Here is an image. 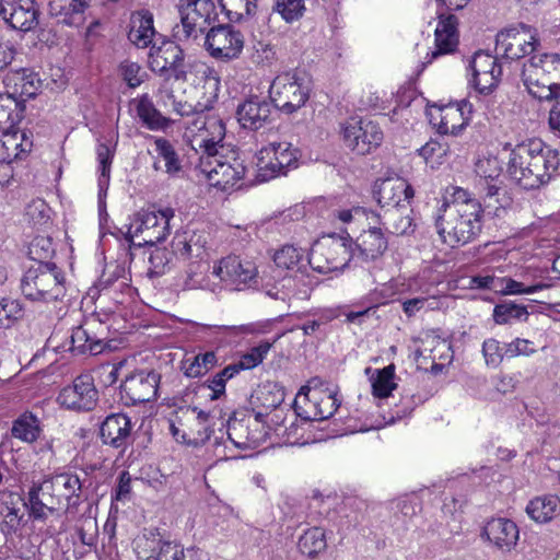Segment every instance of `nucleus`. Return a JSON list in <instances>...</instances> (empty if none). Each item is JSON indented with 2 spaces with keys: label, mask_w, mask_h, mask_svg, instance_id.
Listing matches in <instances>:
<instances>
[{
  "label": "nucleus",
  "mask_w": 560,
  "mask_h": 560,
  "mask_svg": "<svg viewBox=\"0 0 560 560\" xmlns=\"http://www.w3.org/2000/svg\"><path fill=\"white\" fill-rule=\"evenodd\" d=\"M446 195L435 215L438 234L452 247L465 245L481 231V205L462 187H448Z\"/></svg>",
  "instance_id": "obj_1"
},
{
  "label": "nucleus",
  "mask_w": 560,
  "mask_h": 560,
  "mask_svg": "<svg viewBox=\"0 0 560 560\" xmlns=\"http://www.w3.org/2000/svg\"><path fill=\"white\" fill-rule=\"evenodd\" d=\"M559 166V153L539 139H529L511 151L508 172L524 189L547 184Z\"/></svg>",
  "instance_id": "obj_2"
},
{
  "label": "nucleus",
  "mask_w": 560,
  "mask_h": 560,
  "mask_svg": "<svg viewBox=\"0 0 560 560\" xmlns=\"http://www.w3.org/2000/svg\"><path fill=\"white\" fill-rule=\"evenodd\" d=\"M521 79L527 92L539 101L560 97V55L532 56L522 66Z\"/></svg>",
  "instance_id": "obj_3"
},
{
  "label": "nucleus",
  "mask_w": 560,
  "mask_h": 560,
  "mask_svg": "<svg viewBox=\"0 0 560 560\" xmlns=\"http://www.w3.org/2000/svg\"><path fill=\"white\" fill-rule=\"evenodd\" d=\"M20 289L33 302L57 301L66 294L65 277L54 262L33 265L24 271Z\"/></svg>",
  "instance_id": "obj_4"
},
{
  "label": "nucleus",
  "mask_w": 560,
  "mask_h": 560,
  "mask_svg": "<svg viewBox=\"0 0 560 560\" xmlns=\"http://www.w3.org/2000/svg\"><path fill=\"white\" fill-rule=\"evenodd\" d=\"M174 217L175 211L170 207L159 210H140L128 225L126 238L139 247L161 243L170 235V222Z\"/></svg>",
  "instance_id": "obj_5"
},
{
  "label": "nucleus",
  "mask_w": 560,
  "mask_h": 560,
  "mask_svg": "<svg viewBox=\"0 0 560 560\" xmlns=\"http://www.w3.org/2000/svg\"><path fill=\"white\" fill-rule=\"evenodd\" d=\"M352 242L348 237L327 235L315 242L308 255V264L319 273L342 270L354 259Z\"/></svg>",
  "instance_id": "obj_6"
},
{
  "label": "nucleus",
  "mask_w": 560,
  "mask_h": 560,
  "mask_svg": "<svg viewBox=\"0 0 560 560\" xmlns=\"http://www.w3.org/2000/svg\"><path fill=\"white\" fill-rule=\"evenodd\" d=\"M311 88L305 77L298 71L278 74L269 89L273 105L285 114L303 107L310 97Z\"/></svg>",
  "instance_id": "obj_7"
},
{
  "label": "nucleus",
  "mask_w": 560,
  "mask_h": 560,
  "mask_svg": "<svg viewBox=\"0 0 560 560\" xmlns=\"http://www.w3.org/2000/svg\"><path fill=\"white\" fill-rule=\"evenodd\" d=\"M176 9L179 24L174 26V36L179 40L196 38L217 16L212 0H178Z\"/></svg>",
  "instance_id": "obj_8"
},
{
  "label": "nucleus",
  "mask_w": 560,
  "mask_h": 560,
  "mask_svg": "<svg viewBox=\"0 0 560 560\" xmlns=\"http://www.w3.org/2000/svg\"><path fill=\"white\" fill-rule=\"evenodd\" d=\"M198 167L212 186L222 190L233 187L246 173L242 160L232 150L221 154L200 155Z\"/></svg>",
  "instance_id": "obj_9"
},
{
  "label": "nucleus",
  "mask_w": 560,
  "mask_h": 560,
  "mask_svg": "<svg viewBox=\"0 0 560 560\" xmlns=\"http://www.w3.org/2000/svg\"><path fill=\"white\" fill-rule=\"evenodd\" d=\"M149 67L167 84L170 79L188 81V67L183 49L172 40H164L160 46L152 45L149 52Z\"/></svg>",
  "instance_id": "obj_10"
},
{
  "label": "nucleus",
  "mask_w": 560,
  "mask_h": 560,
  "mask_svg": "<svg viewBox=\"0 0 560 560\" xmlns=\"http://www.w3.org/2000/svg\"><path fill=\"white\" fill-rule=\"evenodd\" d=\"M212 275L218 277L225 288L244 291L258 283L259 272L256 264L248 259L231 255L213 265Z\"/></svg>",
  "instance_id": "obj_11"
},
{
  "label": "nucleus",
  "mask_w": 560,
  "mask_h": 560,
  "mask_svg": "<svg viewBox=\"0 0 560 560\" xmlns=\"http://www.w3.org/2000/svg\"><path fill=\"white\" fill-rule=\"evenodd\" d=\"M539 45L534 30L525 24L505 28L497 34L495 49L505 59L516 60L532 54Z\"/></svg>",
  "instance_id": "obj_12"
},
{
  "label": "nucleus",
  "mask_w": 560,
  "mask_h": 560,
  "mask_svg": "<svg viewBox=\"0 0 560 560\" xmlns=\"http://www.w3.org/2000/svg\"><path fill=\"white\" fill-rule=\"evenodd\" d=\"M160 373L140 370L127 376L120 385V396L126 405H138L158 397Z\"/></svg>",
  "instance_id": "obj_13"
},
{
  "label": "nucleus",
  "mask_w": 560,
  "mask_h": 560,
  "mask_svg": "<svg viewBox=\"0 0 560 560\" xmlns=\"http://www.w3.org/2000/svg\"><path fill=\"white\" fill-rule=\"evenodd\" d=\"M58 402L70 410L90 411L98 401V390L91 374H81L71 385L63 387L57 398Z\"/></svg>",
  "instance_id": "obj_14"
},
{
  "label": "nucleus",
  "mask_w": 560,
  "mask_h": 560,
  "mask_svg": "<svg viewBox=\"0 0 560 560\" xmlns=\"http://www.w3.org/2000/svg\"><path fill=\"white\" fill-rule=\"evenodd\" d=\"M195 236H188L186 233L176 235L172 241V247L174 253L184 260L196 258L197 260L191 261L187 269V280L185 285L188 289H210L214 291V288H210L209 283L203 278H198V273H201L203 266L202 260L206 255L202 245L198 244L194 240Z\"/></svg>",
  "instance_id": "obj_15"
},
{
  "label": "nucleus",
  "mask_w": 560,
  "mask_h": 560,
  "mask_svg": "<svg viewBox=\"0 0 560 560\" xmlns=\"http://www.w3.org/2000/svg\"><path fill=\"white\" fill-rule=\"evenodd\" d=\"M343 140L350 150L357 154L365 155L381 145L383 131L372 120L352 119L343 128Z\"/></svg>",
  "instance_id": "obj_16"
},
{
  "label": "nucleus",
  "mask_w": 560,
  "mask_h": 560,
  "mask_svg": "<svg viewBox=\"0 0 560 560\" xmlns=\"http://www.w3.org/2000/svg\"><path fill=\"white\" fill-rule=\"evenodd\" d=\"M205 47L210 56L220 60L237 58L244 47V38L241 32L230 25L211 27L206 35Z\"/></svg>",
  "instance_id": "obj_17"
},
{
  "label": "nucleus",
  "mask_w": 560,
  "mask_h": 560,
  "mask_svg": "<svg viewBox=\"0 0 560 560\" xmlns=\"http://www.w3.org/2000/svg\"><path fill=\"white\" fill-rule=\"evenodd\" d=\"M194 127L199 131L196 137L200 155L221 154L229 151L223 144L225 136V126L223 121L213 115L198 114L192 122Z\"/></svg>",
  "instance_id": "obj_18"
},
{
  "label": "nucleus",
  "mask_w": 560,
  "mask_h": 560,
  "mask_svg": "<svg viewBox=\"0 0 560 560\" xmlns=\"http://www.w3.org/2000/svg\"><path fill=\"white\" fill-rule=\"evenodd\" d=\"M107 337L108 327L97 317L92 316L72 330L71 350L96 355L104 350Z\"/></svg>",
  "instance_id": "obj_19"
},
{
  "label": "nucleus",
  "mask_w": 560,
  "mask_h": 560,
  "mask_svg": "<svg viewBox=\"0 0 560 560\" xmlns=\"http://www.w3.org/2000/svg\"><path fill=\"white\" fill-rule=\"evenodd\" d=\"M0 16L13 30L28 32L38 25L35 0H0Z\"/></svg>",
  "instance_id": "obj_20"
},
{
  "label": "nucleus",
  "mask_w": 560,
  "mask_h": 560,
  "mask_svg": "<svg viewBox=\"0 0 560 560\" xmlns=\"http://www.w3.org/2000/svg\"><path fill=\"white\" fill-rule=\"evenodd\" d=\"M472 84L480 94H489L499 84L502 67L498 59L487 52L477 51L469 62Z\"/></svg>",
  "instance_id": "obj_21"
},
{
  "label": "nucleus",
  "mask_w": 560,
  "mask_h": 560,
  "mask_svg": "<svg viewBox=\"0 0 560 560\" xmlns=\"http://www.w3.org/2000/svg\"><path fill=\"white\" fill-rule=\"evenodd\" d=\"M61 501L51 485L50 480H44L39 485H33L28 490L24 506L27 509L30 517L34 521H45L48 514L56 513L60 508Z\"/></svg>",
  "instance_id": "obj_22"
},
{
  "label": "nucleus",
  "mask_w": 560,
  "mask_h": 560,
  "mask_svg": "<svg viewBox=\"0 0 560 560\" xmlns=\"http://www.w3.org/2000/svg\"><path fill=\"white\" fill-rule=\"evenodd\" d=\"M415 191L407 180L400 177L386 178L375 183L373 196L382 208L409 205Z\"/></svg>",
  "instance_id": "obj_23"
},
{
  "label": "nucleus",
  "mask_w": 560,
  "mask_h": 560,
  "mask_svg": "<svg viewBox=\"0 0 560 560\" xmlns=\"http://www.w3.org/2000/svg\"><path fill=\"white\" fill-rule=\"evenodd\" d=\"M481 538L489 541L499 551L506 553L516 547L520 530L517 525L509 518H491L483 526Z\"/></svg>",
  "instance_id": "obj_24"
},
{
  "label": "nucleus",
  "mask_w": 560,
  "mask_h": 560,
  "mask_svg": "<svg viewBox=\"0 0 560 560\" xmlns=\"http://www.w3.org/2000/svg\"><path fill=\"white\" fill-rule=\"evenodd\" d=\"M3 84L7 94L24 104L25 100L36 96L42 89L43 81L33 70L21 68L8 71L3 78Z\"/></svg>",
  "instance_id": "obj_25"
},
{
  "label": "nucleus",
  "mask_w": 560,
  "mask_h": 560,
  "mask_svg": "<svg viewBox=\"0 0 560 560\" xmlns=\"http://www.w3.org/2000/svg\"><path fill=\"white\" fill-rule=\"evenodd\" d=\"M468 106L466 101L460 104H448L442 107H435L428 113L430 122L441 135H458L467 125L468 118L465 116V108Z\"/></svg>",
  "instance_id": "obj_26"
},
{
  "label": "nucleus",
  "mask_w": 560,
  "mask_h": 560,
  "mask_svg": "<svg viewBox=\"0 0 560 560\" xmlns=\"http://www.w3.org/2000/svg\"><path fill=\"white\" fill-rule=\"evenodd\" d=\"M54 486L59 500L66 501L65 514L73 516L77 514L80 504L84 501L83 481L74 474H59L49 479Z\"/></svg>",
  "instance_id": "obj_27"
},
{
  "label": "nucleus",
  "mask_w": 560,
  "mask_h": 560,
  "mask_svg": "<svg viewBox=\"0 0 560 560\" xmlns=\"http://www.w3.org/2000/svg\"><path fill=\"white\" fill-rule=\"evenodd\" d=\"M132 424L125 413H112L101 424L100 436L104 444L125 448L132 442Z\"/></svg>",
  "instance_id": "obj_28"
},
{
  "label": "nucleus",
  "mask_w": 560,
  "mask_h": 560,
  "mask_svg": "<svg viewBox=\"0 0 560 560\" xmlns=\"http://www.w3.org/2000/svg\"><path fill=\"white\" fill-rule=\"evenodd\" d=\"M458 21L453 14L439 13V23L436 25L435 35V49L428 55L429 60L436 59L442 55L452 54L458 45Z\"/></svg>",
  "instance_id": "obj_29"
},
{
  "label": "nucleus",
  "mask_w": 560,
  "mask_h": 560,
  "mask_svg": "<svg viewBox=\"0 0 560 560\" xmlns=\"http://www.w3.org/2000/svg\"><path fill=\"white\" fill-rule=\"evenodd\" d=\"M271 105L266 100L252 96L237 107V119L243 128L258 130L269 121Z\"/></svg>",
  "instance_id": "obj_30"
},
{
  "label": "nucleus",
  "mask_w": 560,
  "mask_h": 560,
  "mask_svg": "<svg viewBox=\"0 0 560 560\" xmlns=\"http://www.w3.org/2000/svg\"><path fill=\"white\" fill-rule=\"evenodd\" d=\"M387 248V240L380 228L363 231L355 241L354 259L374 260Z\"/></svg>",
  "instance_id": "obj_31"
},
{
  "label": "nucleus",
  "mask_w": 560,
  "mask_h": 560,
  "mask_svg": "<svg viewBox=\"0 0 560 560\" xmlns=\"http://www.w3.org/2000/svg\"><path fill=\"white\" fill-rule=\"evenodd\" d=\"M84 0H50L48 11L50 16L56 18L58 23L68 26H80L84 23Z\"/></svg>",
  "instance_id": "obj_32"
},
{
  "label": "nucleus",
  "mask_w": 560,
  "mask_h": 560,
  "mask_svg": "<svg viewBox=\"0 0 560 560\" xmlns=\"http://www.w3.org/2000/svg\"><path fill=\"white\" fill-rule=\"evenodd\" d=\"M308 404L314 408L313 412L305 411L303 420L322 421L330 418L338 409L340 402L331 392L308 389L306 395Z\"/></svg>",
  "instance_id": "obj_33"
},
{
  "label": "nucleus",
  "mask_w": 560,
  "mask_h": 560,
  "mask_svg": "<svg viewBox=\"0 0 560 560\" xmlns=\"http://www.w3.org/2000/svg\"><path fill=\"white\" fill-rule=\"evenodd\" d=\"M153 15L149 11L132 14L128 38L137 47H148L155 36Z\"/></svg>",
  "instance_id": "obj_34"
},
{
  "label": "nucleus",
  "mask_w": 560,
  "mask_h": 560,
  "mask_svg": "<svg viewBox=\"0 0 560 560\" xmlns=\"http://www.w3.org/2000/svg\"><path fill=\"white\" fill-rule=\"evenodd\" d=\"M0 159L14 161L21 159L22 154L27 153L32 148L24 132H19L14 128L10 131H1Z\"/></svg>",
  "instance_id": "obj_35"
},
{
  "label": "nucleus",
  "mask_w": 560,
  "mask_h": 560,
  "mask_svg": "<svg viewBox=\"0 0 560 560\" xmlns=\"http://www.w3.org/2000/svg\"><path fill=\"white\" fill-rule=\"evenodd\" d=\"M526 513L537 523H548L560 515V499L556 495L534 498L527 504Z\"/></svg>",
  "instance_id": "obj_36"
},
{
  "label": "nucleus",
  "mask_w": 560,
  "mask_h": 560,
  "mask_svg": "<svg viewBox=\"0 0 560 560\" xmlns=\"http://www.w3.org/2000/svg\"><path fill=\"white\" fill-rule=\"evenodd\" d=\"M163 538L156 530L144 529L132 541V548L138 559L155 560Z\"/></svg>",
  "instance_id": "obj_37"
},
{
  "label": "nucleus",
  "mask_w": 560,
  "mask_h": 560,
  "mask_svg": "<svg viewBox=\"0 0 560 560\" xmlns=\"http://www.w3.org/2000/svg\"><path fill=\"white\" fill-rule=\"evenodd\" d=\"M25 105L9 94H0V131H10L22 119Z\"/></svg>",
  "instance_id": "obj_38"
},
{
  "label": "nucleus",
  "mask_w": 560,
  "mask_h": 560,
  "mask_svg": "<svg viewBox=\"0 0 560 560\" xmlns=\"http://www.w3.org/2000/svg\"><path fill=\"white\" fill-rule=\"evenodd\" d=\"M411 212L409 205L401 207H394L386 209L384 212V222L386 230L396 235L407 234L412 231V219L409 213Z\"/></svg>",
  "instance_id": "obj_39"
},
{
  "label": "nucleus",
  "mask_w": 560,
  "mask_h": 560,
  "mask_svg": "<svg viewBox=\"0 0 560 560\" xmlns=\"http://www.w3.org/2000/svg\"><path fill=\"white\" fill-rule=\"evenodd\" d=\"M137 115L149 129L151 130H164L171 125V119L163 116L158 110L149 98L148 95H143L137 103Z\"/></svg>",
  "instance_id": "obj_40"
},
{
  "label": "nucleus",
  "mask_w": 560,
  "mask_h": 560,
  "mask_svg": "<svg viewBox=\"0 0 560 560\" xmlns=\"http://www.w3.org/2000/svg\"><path fill=\"white\" fill-rule=\"evenodd\" d=\"M39 420L32 412H24L13 421L11 434L26 443H33L40 434Z\"/></svg>",
  "instance_id": "obj_41"
},
{
  "label": "nucleus",
  "mask_w": 560,
  "mask_h": 560,
  "mask_svg": "<svg viewBox=\"0 0 560 560\" xmlns=\"http://www.w3.org/2000/svg\"><path fill=\"white\" fill-rule=\"evenodd\" d=\"M301 553L314 558L327 547L325 530L322 527L306 529L298 541Z\"/></svg>",
  "instance_id": "obj_42"
},
{
  "label": "nucleus",
  "mask_w": 560,
  "mask_h": 560,
  "mask_svg": "<svg viewBox=\"0 0 560 560\" xmlns=\"http://www.w3.org/2000/svg\"><path fill=\"white\" fill-rule=\"evenodd\" d=\"M190 68L195 69V72L198 77V84H201L203 94L207 96V102H212L217 100L219 91H220V78L218 72L205 65V63H195L190 66Z\"/></svg>",
  "instance_id": "obj_43"
},
{
  "label": "nucleus",
  "mask_w": 560,
  "mask_h": 560,
  "mask_svg": "<svg viewBox=\"0 0 560 560\" xmlns=\"http://www.w3.org/2000/svg\"><path fill=\"white\" fill-rule=\"evenodd\" d=\"M271 279L267 275L261 276V285L265 293L273 300L287 302L292 298H296L291 290L296 287L298 282L292 277H283L279 282L272 284Z\"/></svg>",
  "instance_id": "obj_44"
},
{
  "label": "nucleus",
  "mask_w": 560,
  "mask_h": 560,
  "mask_svg": "<svg viewBox=\"0 0 560 560\" xmlns=\"http://www.w3.org/2000/svg\"><path fill=\"white\" fill-rule=\"evenodd\" d=\"M250 419H231L228 423V438L241 448L247 447L258 439L249 432Z\"/></svg>",
  "instance_id": "obj_45"
},
{
  "label": "nucleus",
  "mask_w": 560,
  "mask_h": 560,
  "mask_svg": "<svg viewBox=\"0 0 560 560\" xmlns=\"http://www.w3.org/2000/svg\"><path fill=\"white\" fill-rule=\"evenodd\" d=\"M271 150L267 147L262 148L257 155V179L259 182H268L277 176L285 175V171L277 165Z\"/></svg>",
  "instance_id": "obj_46"
},
{
  "label": "nucleus",
  "mask_w": 560,
  "mask_h": 560,
  "mask_svg": "<svg viewBox=\"0 0 560 560\" xmlns=\"http://www.w3.org/2000/svg\"><path fill=\"white\" fill-rule=\"evenodd\" d=\"M220 5L232 22H241L256 12V0H220Z\"/></svg>",
  "instance_id": "obj_47"
},
{
  "label": "nucleus",
  "mask_w": 560,
  "mask_h": 560,
  "mask_svg": "<svg viewBox=\"0 0 560 560\" xmlns=\"http://www.w3.org/2000/svg\"><path fill=\"white\" fill-rule=\"evenodd\" d=\"M24 316V307L20 300L0 298V329L13 327Z\"/></svg>",
  "instance_id": "obj_48"
},
{
  "label": "nucleus",
  "mask_w": 560,
  "mask_h": 560,
  "mask_svg": "<svg viewBox=\"0 0 560 560\" xmlns=\"http://www.w3.org/2000/svg\"><path fill=\"white\" fill-rule=\"evenodd\" d=\"M394 364L377 370L376 376L371 378L373 395L380 398L388 397L397 386L394 382Z\"/></svg>",
  "instance_id": "obj_49"
},
{
  "label": "nucleus",
  "mask_w": 560,
  "mask_h": 560,
  "mask_svg": "<svg viewBox=\"0 0 560 560\" xmlns=\"http://www.w3.org/2000/svg\"><path fill=\"white\" fill-rule=\"evenodd\" d=\"M303 259V250L292 245H284L273 255L276 266L285 270H300Z\"/></svg>",
  "instance_id": "obj_50"
},
{
  "label": "nucleus",
  "mask_w": 560,
  "mask_h": 560,
  "mask_svg": "<svg viewBox=\"0 0 560 560\" xmlns=\"http://www.w3.org/2000/svg\"><path fill=\"white\" fill-rule=\"evenodd\" d=\"M22 517L20 509L0 500V530L4 536H12L18 532Z\"/></svg>",
  "instance_id": "obj_51"
},
{
  "label": "nucleus",
  "mask_w": 560,
  "mask_h": 560,
  "mask_svg": "<svg viewBox=\"0 0 560 560\" xmlns=\"http://www.w3.org/2000/svg\"><path fill=\"white\" fill-rule=\"evenodd\" d=\"M271 150L273 159L278 162V166H281L285 173L291 167H296L298 163V151L289 142L270 143L267 147Z\"/></svg>",
  "instance_id": "obj_52"
},
{
  "label": "nucleus",
  "mask_w": 560,
  "mask_h": 560,
  "mask_svg": "<svg viewBox=\"0 0 560 560\" xmlns=\"http://www.w3.org/2000/svg\"><path fill=\"white\" fill-rule=\"evenodd\" d=\"M156 153L165 162V171L175 174L182 170L180 161L173 144L165 138H156L154 141Z\"/></svg>",
  "instance_id": "obj_53"
},
{
  "label": "nucleus",
  "mask_w": 560,
  "mask_h": 560,
  "mask_svg": "<svg viewBox=\"0 0 560 560\" xmlns=\"http://www.w3.org/2000/svg\"><path fill=\"white\" fill-rule=\"evenodd\" d=\"M528 312L525 306L515 303H502L494 306L493 319L497 324H506L511 319H526Z\"/></svg>",
  "instance_id": "obj_54"
},
{
  "label": "nucleus",
  "mask_w": 560,
  "mask_h": 560,
  "mask_svg": "<svg viewBox=\"0 0 560 560\" xmlns=\"http://www.w3.org/2000/svg\"><path fill=\"white\" fill-rule=\"evenodd\" d=\"M54 254L55 247L52 241L47 236H37L30 244L28 255L31 259L37 261V264L49 262L48 259H50Z\"/></svg>",
  "instance_id": "obj_55"
},
{
  "label": "nucleus",
  "mask_w": 560,
  "mask_h": 560,
  "mask_svg": "<svg viewBox=\"0 0 560 560\" xmlns=\"http://www.w3.org/2000/svg\"><path fill=\"white\" fill-rule=\"evenodd\" d=\"M97 160L100 163V188L107 187L109 183L110 166L115 154V147L106 143H100L96 149Z\"/></svg>",
  "instance_id": "obj_56"
},
{
  "label": "nucleus",
  "mask_w": 560,
  "mask_h": 560,
  "mask_svg": "<svg viewBox=\"0 0 560 560\" xmlns=\"http://www.w3.org/2000/svg\"><path fill=\"white\" fill-rule=\"evenodd\" d=\"M271 347L272 343L269 341H262L258 346L253 347L248 352L241 357L237 362V366L243 368V370H249L257 366L264 361Z\"/></svg>",
  "instance_id": "obj_57"
},
{
  "label": "nucleus",
  "mask_w": 560,
  "mask_h": 560,
  "mask_svg": "<svg viewBox=\"0 0 560 560\" xmlns=\"http://www.w3.org/2000/svg\"><path fill=\"white\" fill-rule=\"evenodd\" d=\"M475 172L486 182H494L500 177L502 173V166L495 156L482 158L477 161Z\"/></svg>",
  "instance_id": "obj_58"
},
{
  "label": "nucleus",
  "mask_w": 560,
  "mask_h": 560,
  "mask_svg": "<svg viewBox=\"0 0 560 560\" xmlns=\"http://www.w3.org/2000/svg\"><path fill=\"white\" fill-rule=\"evenodd\" d=\"M275 9L287 22L299 20L304 11V0H276Z\"/></svg>",
  "instance_id": "obj_59"
},
{
  "label": "nucleus",
  "mask_w": 560,
  "mask_h": 560,
  "mask_svg": "<svg viewBox=\"0 0 560 560\" xmlns=\"http://www.w3.org/2000/svg\"><path fill=\"white\" fill-rule=\"evenodd\" d=\"M482 354L488 366L498 368L505 355V347H501L497 339L489 338L482 343Z\"/></svg>",
  "instance_id": "obj_60"
},
{
  "label": "nucleus",
  "mask_w": 560,
  "mask_h": 560,
  "mask_svg": "<svg viewBox=\"0 0 560 560\" xmlns=\"http://www.w3.org/2000/svg\"><path fill=\"white\" fill-rule=\"evenodd\" d=\"M448 145L440 142L439 140H430L419 149V154L432 165L442 162V159L447 154Z\"/></svg>",
  "instance_id": "obj_61"
},
{
  "label": "nucleus",
  "mask_w": 560,
  "mask_h": 560,
  "mask_svg": "<svg viewBox=\"0 0 560 560\" xmlns=\"http://www.w3.org/2000/svg\"><path fill=\"white\" fill-rule=\"evenodd\" d=\"M25 215L34 225H43L49 220V207L43 199H34L27 205Z\"/></svg>",
  "instance_id": "obj_62"
},
{
  "label": "nucleus",
  "mask_w": 560,
  "mask_h": 560,
  "mask_svg": "<svg viewBox=\"0 0 560 560\" xmlns=\"http://www.w3.org/2000/svg\"><path fill=\"white\" fill-rule=\"evenodd\" d=\"M119 73L122 80L131 89L139 86L143 82L141 67L137 62L130 60L120 62Z\"/></svg>",
  "instance_id": "obj_63"
},
{
  "label": "nucleus",
  "mask_w": 560,
  "mask_h": 560,
  "mask_svg": "<svg viewBox=\"0 0 560 560\" xmlns=\"http://www.w3.org/2000/svg\"><path fill=\"white\" fill-rule=\"evenodd\" d=\"M159 93L163 97V103L166 106L167 102L171 103L173 112H175L179 116H188L194 112L192 105L177 101L175 98L174 92L171 88L167 86L166 83H163L161 88L159 89Z\"/></svg>",
  "instance_id": "obj_64"
}]
</instances>
